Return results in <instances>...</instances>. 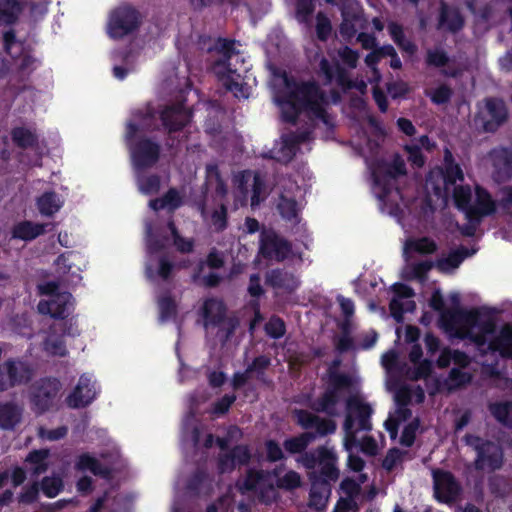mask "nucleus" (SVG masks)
Masks as SVG:
<instances>
[{"instance_id":"1","label":"nucleus","mask_w":512,"mask_h":512,"mask_svg":"<svg viewBox=\"0 0 512 512\" xmlns=\"http://www.w3.org/2000/svg\"><path fill=\"white\" fill-rule=\"evenodd\" d=\"M340 360H335L333 366L328 368L325 387L318 397L311 401L309 408L294 409L292 414L298 426L305 431L296 436L285 439L283 446L286 452L298 454L306 451L307 447L318 437L334 434L337 423L333 417L339 416V405L345 391L354 385L353 377L345 372H340L337 367Z\"/></svg>"},{"instance_id":"2","label":"nucleus","mask_w":512,"mask_h":512,"mask_svg":"<svg viewBox=\"0 0 512 512\" xmlns=\"http://www.w3.org/2000/svg\"><path fill=\"white\" fill-rule=\"evenodd\" d=\"M286 92L278 98L284 122L295 125L304 111L327 121V112L324 107L325 95L322 88L315 81H298L287 73H283Z\"/></svg>"},{"instance_id":"3","label":"nucleus","mask_w":512,"mask_h":512,"mask_svg":"<svg viewBox=\"0 0 512 512\" xmlns=\"http://www.w3.org/2000/svg\"><path fill=\"white\" fill-rule=\"evenodd\" d=\"M234 40L219 37L213 49L217 53H221L222 59L215 61L214 69L219 81L222 82L224 87L230 91L236 98H248V86L243 83V74L246 73L247 68H236L232 65V60L238 62L242 59L239 52H235Z\"/></svg>"},{"instance_id":"4","label":"nucleus","mask_w":512,"mask_h":512,"mask_svg":"<svg viewBox=\"0 0 512 512\" xmlns=\"http://www.w3.org/2000/svg\"><path fill=\"white\" fill-rule=\"evenodd\" d=\"M460 295L458 293L450 294V302L452 308L447 309L440 315L442 325L446 329H452L456 325H464L469 328L478 327L486 333H495L496 322L489 316L485 315L480 309H464L460 307ZM484 316H486L484 318Z\"/></svg>"},{"instance_id":"5","label":"nucleus","mask_w":512,"mask_h":512,"mask_svg":"<svg viewBox=\"0 0 512 512\" xmlns=\"http://www.w3.org/2000/svg\"><path fill=\"white\" fill-rule=\"evenodd\" d=\"M63 385L57 377L45 376L34 381L28 388V403L36 415L57 411L60 407Z\"/></svg>"},{"instance_id":"6","label":"nucleus","mask_w":512,"mask_h":512,"mask_svg":"<svg viewBox=\"0 0 512 512\" xmlns=\"http://www.w3.org/2000/svg\"><path fill=\"white\" fill-rule=\"evenodd\" d=\"M346 415L343 421L345 432V447L349 449L350 444L357 441V433L369 432L373 429L371 417L374 413L373 407L364 402L359 396H350L346 400Z\"/></svg>"},{"instance_id":"7","label":"nucleus","mask_w":512,"mask_h":512,"mask_svg":"<svg viewBox=\"0 0 512 512\" xmlns=\"http://www.w3.org/2000/svg\"><path fill=\"white\" fill-rule=\"evenodd\" d=\"M464 443L475 450L476 457L474 467L476 470L496 471L504 465V451L503 448L492 441L485 440V438L467 433L463 437Z\"/></svg>"},{"instance_id":"8","label":"nucleus","mask_w":512,"mask_h":512,"mask_svg":"<svg viewBox=\"0 0 512 512\" xmlns=\"http://www.w3.org/2000/svg\"><path fill=\"white\" fill-rule=\"evenodd\" d=\"M192 116V112L183 102L165 105L162 110H159V119L169 135L166 140V146L169 149L175 145L173 134L182 131L191 122Z\"/></svg>"},{"instance_id":"9","label":"nucleus","mask_w":512,"mask_h":512,"mask_svg":"<svg viewBox=\"0 0 512 512\" xmlns=\"http://www.w3.org/2000/svg\"><path fill=\"white\" fill-rule=\"evenodd\" d=\"M141 25V14L130 5L115 8L110 14L107 31L113 39H122L130 35Z\"/></svg>"},{"instance_id":"10","label":"nucleus","mask_w":512,"mask_h":512,"mask_svg":"<svg viewBox=\"0 0 512 512\" xmlns=\"http://www.w3.org/2000/svg\"><path fill=\"white\" fill-rule=\"evenodd\" d=\"M407 174L406 163L399 154H394L392 161L380 159L376 162L372 172L374 183L381 186L383 194L387 196L391 191V180Z\"/></svg>"},{"instance_id":"11","label":"nucleus","mask_w":512,"mask_h":512,"mask_svg":"<svg viewBox=\"0 0 512 512\" xmlns=\"http://www.w3.org/2000/svg\"><path fill=\"white\" fill-rule=\"evenodd\" d=\"M160 145L148 138L140 137L130 146L133 165L137 171L150 169L159 162Z\"/></svg>"},{"instance_id":"12","label":"nucleus","mask_w":512,"mask_h":512,"mask_svg":"<svg viewBox=\"0 0 512 512\" xmlns=\"http://www.w3.org/2000/svg\"><path fill=\"white\" fill-rule=\"evenodd\" d=\"M435 499L440 503L451 504L458 499L461 485L451 471L436 468L432 470Z\"/></svg>"},{"instance_id":"13","label":"nucleus","mask_w":512,"mask_h":512,"mask_svg":"<svg viewBox=\"0 0 512 512\" xmlns=\"http://www.w3.org/2000/svg\"><path fill=\"white\" fill-rule=\"evenodd\" d=\"M508 110L505 102L499 98H486L485 111L479 113L475 121L480 123L486 133H494L507 121Z\"/></svg>"},{"instance_id":"14","label":"nucleus","mask_w":512,"mask_h":512,"mask_svg":"<svg viewBox=\"0 0 512 512\" xmlns=\"http://www.w3.org/2000/svg\"><path fill=\"white\" fill-rule=\"evenodd\" d=\"M98 395L97 383L87 373L79 377L77 385L66 397V406L70 409H82L94 402Z\"/></svg>"},{"instance_id":"15","label":"nucleus","mask_w":512,"mask_h":512,"mask_svg":"<svg viewBox=\"0 0 512 512\" xmlns=\"http://www.w3.org/2000/svg\"><path fill=\"white\" fill-rule=\"evenodd\" d=\"M319 70L326 84L335 82L343 90H349L356 86L351 80L348 70L338 60L330 62L328 59L322 58Z\"/></svg>"},{"instance_id":"16","label":"nucleus","mask_w":512,"mask_h":512,"mask_svg":"<svg viewBox=\"0 0 512 512\" xmlns=\"http://www.w3.org/2000/svg\"><path fill=\"white\" fill-rule=\"evenodd\" d=\"M497 211L496 201L487 189L480 185L475 187V203L468 213V222L480 223L483 218L492 216Z\"/></svg>"},{"instance_id":"17","label":"nucleus","mask_w":512,"mask_h":512,"mask_svg":"<svg viewBox=\"0 0 512 512\" xmlns=\"http://www.w3.org/2000/svg\"><path fill=\"white\" fill-rule=\"evenodd\" d=\"M291 252V243L276 233L263 234L260 240V253L266 259L283 261Z\"/></svg>"},{"instance_id":"18","label":"nucleus","mask_w":512,"mask_h":512,"mask_svg":"<svg viewBox=\"0 0 512 512\" xmlns=\"http://www.w3.org/2000/svg\"><path fill=\"white\" fill-rule=\"evenodd\" d=\"M465 26V18L460 9L441 0L439 3V12L436 28L438 30L457 33Z\"/></svg>"},{"instance_id":"19","label":"nucleus","mask_w":512,"mask_h":512,"mask_svg":"<svg viewBox=\"0 0 512 512\" xmlns=\"http://www.w3.org/2000/svg\"><path fill=\"white\" fill-rule=\"evenodd\" d=\"M5 364L11 388L29 383L33 375V369L28 362L20 358H10L5 360Z\"/></svg>"},{"instance_id":"20","label":"nucleus","mask_w":512,"mask_h":512,"mask_svg":"<svg viewBox=\"0 0 512 512\" xmlns=\"http://www.w3.org/2000/svg\"><path fill=\"white\" fill-rule=\"evenodd\" d=\"M486 351L498 353L504 359H512V325L504 324L499 333L488 342Z\"/></svg>"},{"instance_id":"21","label":"nucleus","mask_w":512,"mask_h":512,"mask_svg":"<svg viewBox=\"0 0 512 512\" xmlns=\"http://www.w3.org/2000/svg\"><path fill=\"white\" fill-rule=\"evenodd\" d=\"M202 310L206 326L220 327L227 318V307L222 299H206Z\"/></svg>"},{"instance_id":"22","label":"nucleus","mask_w":512,"mask_h":512,"mask_svg":"<svg viewBox=\"0 0 512 512\" xmlns=\"http://www.w3.org/2000/svg\"><path fill=\"white\" fill-rule=\"evenodd\" d=\"M494 173L499 180L512 178V147H502L490 154Z\"/></svg>"},{"instance_id":"23","label":"nucleus","mask_w":512,"mask_h":512,"mask_svg":"<svg viewBox=\"0 0 512 512\" xmlns=\"http://www.w3.org/2000/svg\"><path fill=\"white\" fill-rule=\"evenodd\" d=\"M266 283L273 289L294 292L299 288L300 281L291 272L284 269H273L266 274Z\"/></svg>"},{"instance_id":"24","label":"nucleus","mask_w":512,"mask_h":512,"mask_svg":"<svg viewBox=\"0 0 512 512\" xmlns=\"http://www.w3.org/2000/svg\"><path fill=\"white\" fill-rule=\"evenodd\" d=\"M72 295L69 292H62L48 301H40L38 308L41 313H48L55 319H65L68 316V303Z\"/></svg>"},{"instance_id":"25","label":"nucleus","mask_w":512,"mask_h":512,"mask_svg":"<svg viewBox=\"0 0 512 512\" xmlns=\"http://www.w3.org/2000/svg\"><path fill=\"white\" fill-rule=\"evenodd\" d=\"M24 463L31 477H38L47 472L49 469V449L42 448L31 450L24 459Z\"/></svg>"},{"instance_id":"26","label":"nucleus","mask_w":512,"mask_h":512,"mask_svg":"<svg viewBox=\"0 0 512 512\" xmlns=\"http://www.w3.org/2000/svg\"><path fill=\"white\" fill-rule=\"evenodd\" d=\"M25 8L24 0H0V26L16 24Z\"/></svg>"},{"instance_id":"27","label":"nucleus","mask_w":512,"mask_h":512,"mask_svg":"<svg viewBox=\"0 0 512 512\" xmlns=\"http://www.w3.org/2000/svg\"><path fill=\"white\" fill-rule=\"evenodd\" d=\"M464 180V173L461 166L455 162V159L449 148L444 151V171L443 181L444 188L448 192L451 186H455L457 181Z\"/></svg>"},{"instance_id":"28","label":"nucleus","mask_w":512,"mask_h":512,"mask_svg":"<svg viewBox=\"0 0 512 512\" xmlns=\"http://www.w3.org/2000/svg\"><path fill=\"white\" fill-rule=\"evenodd\" d=\"M472 254L473 251H469L468 248L461 246L458 249L451 251L448 256L438 258L435 266L438 271L442 273H449L460 267V264Z\"/></svg>"},{"instance_id":"29","label":"nucleus","mask_w":512,"mask_h":512,"mask_svg":"<svg viewBox=\"0 0 512 512\" xmlns=\"http://www.w3.org/2000/svg\"><path fill=\"white\" fill-rule=\"evenodd\" d=\"M75 468L79 471L88 470L94 475L102 476L103 479H109L111 476V469L107 466H103L99 460L88 452H84L78 456Z\"/></svg>"},{"instance_id":"30","label":"nucleus","mask_w":512,"mask_h":512,"mask_svg":"<svg viewBox=\"0 0 512 512\" xmlns=\"http://www.w3.org/2000/svg\"><path fill=\"white\" fill-rule=\"evenodd\" d=\"M45 224L24 220L15 224L11 231L12 238L31 241L45 233Z\"/></svg>"},{"instance_id":"31","label":"nucleus","mask_w":512,"mask_h":512,"mask_svg":"<svg viewBox=\"0 0 512 512\" xmlns=\"http://www.w3.org/2000/svg\"><path fill=\"white\" fill-rule=\"evenodd\" d=\"M488 411L502 426L512 429V400H497L488 404Z\"/></svg>"},{"instance_id":"32","label":"nucleus","mask_w":512,"mask_h":512,"mask_svg":"<svg viewBox=\"0 0 512 512\" xmlns=\"http://www.w3.org/2000/svg\"><path fill=\"white\" fill-rule=\"evenodd\" d=\"M12 142L20 148H33L38 145L39 139L35 132L24 126H15L10 131Z\"/></svg>"},{"instance_id":"33","label":"nucleus","mask_w":512,"mask_h":512,"mask_svg":"<svg viewBox=\"0 0 512 512\" xmlns=\"http://www.w3.org/2000/svg\"><path fill=\"white\" fill-rule=\"evenodd\" d=\"M36 205L41 215L50 217L60 211L62 202L55 192L48 191L37 198Z\"/></svg>"},{"instance_id":"34","label":"nucleus","mask_w":512,"mask_h":512,"mask_svg":"<svg viewBox=\"0 0 512 512\" xmlns=\"http://www.w3.org/2000/svg\"><path fill=\"white\" fill-rule=\"evenodd\" d=\"M453 202L455 208L463 212L469 220V212L472 206L471 203V189L469 185H457L453 187Z\"/></svg>"},{"instance_id":"35","label":"nucleus","mask_w":512,"mask_h":512,"mask_svg":"<svg viewBox=\"0 0 512 512\" xmlns=\"http://www.w3.org/2000/svg\"><path fill=\"white\" fill-rule=\"evenodd\" d=\"M21 419V410L13 403L0 404V427L13 429Z\"/></svg>"},{"instance_id":"36","label":"nucleus","mask_w":512,"mask_h":512,"mask_svg":"<svg viewBox=\"0 0 512 512\" xmlns=\"http://www.w3.org/2000/svg\"><path fill=\"white\" fill-rule=\"evenodd\" d=\"M337 454L331 449L330 458H326L325 461L320 463V475L323 484L329 482H336L340 476V470L337 467Z\"/></svg>"},{"instance_id":"37","label":"nucleus","mask_w":512,"mask_h":512,"mask_svg":"<svg viewBox=\"0 0 512 512\" xmlns=\"http://www.w3.org/2000/svg\"><path fill=\"white\" fill-rule=\"evenodd\" d=\"M331 456V449L327 446H319L315 451H304L302 455V463L305 468L313 469L321 462Z\"/></svg>"},{"instance_id":"38","label":"nucleus","mask_w":512,"mask_h":512,"mask_svg":"<svg viewBox=\"0 0 512 512\" xmlns=\"http://www.w3.org/2000/svg\"><path fill=\"white\" fill-rule=\"evenodd\" d=\"M39 486L49 499H53L64 490V482L59 475L44 476Z\"/></svg>"},{"instance_id":"39","label":"nucleus","mask_w":512,"mask_h":512,"mask_svg":"<svg viewBox=\"0 0 512 512\" xmlns=\"http://www.w3.org/2000/svg\"><path fill=\"white\" fill-rule=\"evenodd\" d=\"M406 247L407 249L421 255H429L437 251L436 242L432 238L426 236L408 241Z\"/></svg>"},{"instance_id":"40","label":"nucleus","mask_w":512,"mask_h":512,"mask_svg":"<svg viewBox=\"0 0 512 512\" xmlns=\"http://www.w3.org/2000/svg\"><path fill=\"white\" fill-rule=\"evenodd\" d=\"M159 319L167 321L177 315V302L171 295H164L158 299Z\"/></svg>"},{"instance_id":"41","label":"nucleus","mask_w":512,"mask_h":512,"mask_svg":"<svg viewBox=\"0 0 512 512\" xmlns=\"http://www.w3.org/2000/svg\"><path fill=\"white\" fill-rule=\"evenodd\" d=\"M472 376L469 372L462 371L459 368H452L449 371L447 383L450 390H456L469 385Z\"/></svg>"},{"instance_id":"42","label":"nucleus","mask_w":512,"mask_h":512,"mask_svg":"<svg viewBox=\"0 0 512 512\" xmlns=\"http://www.w3.org/2000/svg\"><path fill=\"white\" fill-rule=\"evenodd\" d=\"M138 189L144 195H154L159 193L160 177L157 174L148 176H138Z\"/></svg>"},{"instance_id":"43","label":"nucleus","mask_w":512,"mask_h":512,"mask_svg":"<svg viewBox=\"0 0 512 512\" xmlns=\"http://www.w3.org/2000/svg\"><path fill=\"white\" fill-rule=\"evenodd\" d=\"M301 484V475L295 470H288L282 478L276 480L277 488L288 491L299 488Z\"/></svg>"},{"instance_id":"44","label":"nucleus","mask_w":512,"mask_h":512,"mask_svg":"<svg viewBox=\"0 0 512 512\" xmlns=\"http://www.w3.org/2000/svg\"><path fill=\"white\" fill-rule=\"evenodd\" d=\"M389 309L392 317L397 322H401L403 320L404 313L412 312L415 309V301L410 300L404 303L397 298H393L389 303Z\"/></svg>"},{"instance_id":"45","label":"nucleus","mask_w":512,"mask_h":512,"mask_svg":"<svg viewBox=\"0 0 512 512\" xmlns=\"http://www.w3.org/2000/svg\"><path fill=\"white\" fill-rule=\"evenodd\" d=\"M270 366V358L267 355H259L253 358L248 365V372L256 373L257 379L260 381L265 380V372Z\"/></svg>"},{"instance_id":"46","label":"nucleus","mask_w":512,"mask_h":512,"mask_svg":"<svg viewBox=\"0 0 512 512\" xmlns=\"http://www.w3.org/2000/svg\"><path fill=\"white\" fill-rule=\"evenodd\" d=\"M278 209L280 214L287 220H292L298 216V202L294 198L282 196Z\"/></svg>"},{"instance_id":"47","label":"nucleus","mask_w":512,"mask_h":512,"mask_svg":"<svg viewBox=\"0 0 512 512\" xmlns=\"http://www.w3.org/2000/svg\"><path fill=\"white\" fill-rule=\"evenodd\" d=\"M450 62L447 52L443 49H429L426 55V64L428 66L441 68Z\"/></svg>"},{"instance_id":"48","label":"nucleus","mask_w":512,"mask_h":512,"mask_svg":"<svg viewBox=\"0 0 512 512\" xmlns=\"http://www.w3.org/2000/svg\"><path fill=\"white\" fill-rule=\"evenodd\" d=\"M418 418H414L412 422L406 425L401 433L399 442L404 447H412L415 444L416 432L419 428Z\"/></svg>"},{"instance_id":"49","label":"nucleus","mask_w":512,"mask_h":512,"mask_svg":"<svg viewBox=\"0 0 512 512\" xmlns=\"http://www.w3.org/2000/svg\"><path fill=\"white\" fill-rule=\"evenodd\" d=\"M40 486L38 482L26 485L22 488L18 495V502L20 504L30 505L38 500Z\"/></svg>"},{"instance_id":"50","label":"nucleus","mask_w":512,"mask_h":512,"mask_svg":"<svg viewBox=\"0 0 512 512\" xmlns=\"http://www.w3.org/2000/svg\"><path fill=\"white\" fill-rule=\"evenodd\" d=\"M236 466H245L251 462V449L248 445H236L230 450Z\"/></svg>"},{"instance_id":"51","label":"nucleus","mask_w":512,"mask_h":512,"mask_svg":"<svg viewBox=\"0 0 512 512\" xmlns=\"http://www.w3.org/2000/svg\"><path fill=\"white\" fill-rule=\"evenodd\" d=\"M267 335L279 339L285 335V321L279 316H272L265 325Z\"/></svg>"},{"instance_id":"52","label":"nucleus","mask_w":512,"mask_h":512,"mask_svg":"<svg viewBox=\"0 0 512 512\" xmlns=\"http://www.w3.org/2000/svg\"><path fill=\"white\" fill-rule=\"evenodd\" d=\"M212 225L218 233L223 232L228 227V209L225 204H221L218 210L212 212Z\"/></svg>"},{"instance_id":"53","label":"nucleus","mask_w":512,"mask_h":512,"mask_svg":"<svg viewBox=\"0 0 512 512\" xmlns=\"http://www.w3.org/2000/svg\"><path fill=\"white\" fill-rule=\"evenodd\" d=\"M341 62L350 69H355L359 63V52L347 45L338 50Z\"/></svg>"},{"instance_id":"54","label":"nucleus","mask_w":512,"mask_h":512,"mask_svg":"<svg viewBox=\"0 0 512 512\" xmlns=\"http://www.w3.org/2000/svg\"><path fill=\"white\" fill-rule=\"evenodd\" d=\"M266 461L276 463L285 459V453L280 444L275 440L265 441Z\"/></svg>"},{"instance_id":"55","label":"nucleus","mask_w":512,"mask_h":512,"mask_svg":"<svg viewBox=\"0 0 512 512\" xmlns=\"http://www.w3.org/2000/svg\"><path fill=\"white\" fill-rule=\"evenodd\" d=\"M414 366V371L411 374V379L413 380L426 379L433 373V362L431 359H421Z\"/></svg>"},{"instance_id":"56","label":"nucleus","mask_w":512,"mask_h":512,"mask_svg":"<svg viewBox=\"0 0 512 512\" xmlns=\"http://www.w3.org/2000/svg\"><path fill=\"white\" fill-rule=\"evenodd\" d=\"M264 471L256 469H248L242 488L247 491H254L257 486L264 480Z\"/></svg>"},{"instance_id":"57","label":"nucleus","mask_w":512,"mask_h":512,"mask_svg":"<svg viewBox=\"0 0 512 512\" xmlns=\"http://www.w3.org/2000/svg\"><path fill=\"white\" fill-rule=\"evenodd\" d=\"M316 19V34L318 39L321 41L328 40L332 31L330 20L323 14V12H319Z\"/></svg>"},{"instance_id":"58","label":"nucleus","mask_w":512,"mask_h":512,"mask_svg":"<svg viewBox=\"0 0 512 512\" xmlns=\"http://www.w3.org/2000/svg\"><path fill=\"white\" fill-rule=\"evenodd\" d=\"M386 89L392 99L405 98L410 91L409 85L404 81L387 82Z\"/></svg>"},{"instance_id":"59","label":"nucleus","mask_w":512,"mask_h":512,"mask_svg":"<svg viewBox=\"0 0 512 512\" xmlns=\"http://www.w3.org/2000/svg\"><path fill=\"white\" fill-rule=\"evenodd\" d=\"M165 209H168L171 213L175 212L178 207H180L183 203L182 197L180 196L179 192L175 188L169 189L163 196H162Z\"/></svg>"},{"instance_id":"60","label":"nucleus","mask_w":512,"mask_h":512,"mask_svg":"<svg viewBox=\"0 0 512 512\" xmlns=\"http://www.w3.org/2000/svg\"><path fill=\"white\" fill-rule=\"evenodd\" d=\"M404 150L408 154V160L414 166L422 167L425 164L426 158L418 144H406Z\"/></svg>"},{"instance_id":"61","label":"nucleus","mask_w":512,"mask_h":512,"mask_svg":"<svg viewBox=\"0 0 512 512\" xmlns=\"http://www.w3.org/2000/svg\"><path fill=\"white\" fill-rule=\"evenodd\" d=\"M235 401V394H225L213 404L212 411L214 414L224 415L229 412Z\"/></svg>"},{"instance_id":"62","label":"nucleus","mask_w":512,"mask_h":512,"mask_svg":"<svg viewBox=\"0 0 512 512\" xmlns=\"http://www.w3.org/2000/svg\"><path fill=\"white\" fill-rule=\"evenodd\" d=\"M452 89L446 84H441L435 88L431 95L432 103L437 105L446 104L451 100Z\"/></svg>"},{"instance_id":"63","label":"nucleus","mask_w":512,"mask_h":512,"mask_svg":"<svg viewBox=\"0 0 512 512\" xmlns=\"http://www.w3.org/2000/svg\"><path fill=\"white\" fill-rule=\"evenodd\" d=\"M207 477L208 473L204 469H196L187 482V489L192 492H199Z\"/></svg>"},{"instance_id":"64","label":"nucleus","mask_w":512,"mask_h":512,"mask_svg":"<svg viewBox=\"0 0 512 512\" xmlns=\"http://www.w3.org/2000/svg\"><path fill=\"white\" fill-rule=\"evenodd\" d=\"M403 452L398 448H391L382 461V467L387 471L394 470L395 466L402 459Z\"/></svg>"}]
</instances>
